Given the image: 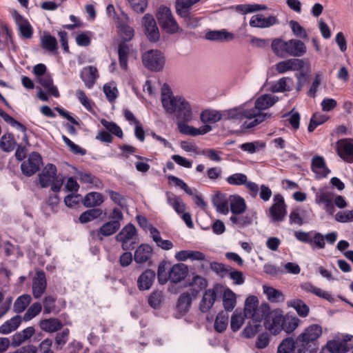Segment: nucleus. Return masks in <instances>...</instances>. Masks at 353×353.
<instances>
[{"instance_id": "nucleus-20", "label": "nucleus", "mask_w": 353, "mask_h": 353, "mask_svg": "<svg viewBox=\"0 0 353 353\" xmlns=\"http://www.w3.org/2000/svg\"><path fill=\"white\" fill-rule=\"evenodd\" d=\"M40 328L48 333L57 332L63 327L61 321L57 318H50L42 319L39 321Z\"/></svg>"}, {"instance_id": "nucleus-47", "label": "nucleus", "mask_w": 353, "mask_h": 353, "mask_svg": "<svg viewBox=\"0 0 353 353\" xmlns=\"http://www.w3.org/2000/svg\"><path fill=\"white\" fill-rule=\"evenodd\" d=\"M150 234L153 241L162 249L168 250L173 247V244L170 241L161 239L159 231L154 226L150 227Z\"/></svg>"}, {"instance_id": "nucleus-12", "label": "nucleus", "mask_w": 353, "mask_h": 353, "mask_svg": "<svg viewBox=\"0 0 353 353\" xmlns=\"http://www.w3.org/2000/svg\"><path fill=\"white\" fill-rule=\"evenodd\" d=\"M57 167L52 163H48L39 174V183L42 188L49 187L57 176Z\"/></svg>"}, {"instance_id": "nucleus-42", "label": "nucleus", "mask_w": 353, "mask_h": 353, "mask_svg": "<svg viewBox=\"0 0 353 353\" xmlns=\"http://www.w3.org/2000/svg\"><path fill=\"white\" fill-rule=\"evenodd\" d=\"M288 306L294 308L301 317H306L310 312L309 306L301 299H296L288 303Z\"/></svg>"}, {"instance_id": "nucleus-31", "label": "nucleus", "mask_w": 353, "mask_h": 353, "mask_svg": "<svg viewBox=\"0 0 353 353\" xmlns=\"http://www.w3.org/2000/svg\"><path fill=\"white\" fill-rule=\"evenodd\" d=\"M230 206L232 215L244 213L247 208L245 200L237 195L230 196Z\"/></svg>"}, {"instance_id": "nucleus-11", "label": "nucleus", "mask_w": 353, "mask_h": 353, "mask_svg": "<svg viewBox=\"0 0 353 353\" xmlns=\"http://www.w3.org/2000/svg\"><path fill=\"white\" fill-rule=\"evenodd\" d=\"M336 151L340 158L345 162L353 163V139H341L336 143Z\"/></svg>"}, {"instance_id": "nucleus-62", "label": "nucleus", "mask_w": 353, "mask_h": 353, "mask_svg": "<svg viewBox=\"0 0 353 353\" xmlns=\"http://www.w3.org/2000/svg\"><path fill=\"white\" fill-rule=\"evenodd\" d=\"M290 26L293 34L296 37H300L303 39H307L308 38L305 30L299 23V22L294 20H291L290 21Z\"/></svg>"}, {"instance_id": "nucleus-24", "label": "nucleus", "mask_w": 353, "mask_h": 353, "mask_svg": "<svg viewBox=\"0 0 353 353\" xmlns=\"http://www.w3.org/2000/svg\"><path fill=\"white\" fill-rule=\"evenodd\" d=\"M155 279L154 271L147 270L144 271L138 278L137 285L140 290H147L152 286Z\"/></svg>"}, {"instance_id": "nucleus-26", "label": "nucleus", "mask_w": 353, "mask_h": 353, "mask_svg": "<svg viewBox=\"0 0 353 353\" xmlns=\"http://www.w3.org/2000/svg\"><path fill=\"white\" fill-rule=\"evenodd\" d=\"M263 290L270 302L280 303L285 301V295L281 290L267 285H263Z\"/></svg>"}, {"instance_id": "nucleus-37", "label": "nucleus", "mask_w": 353, "mask_h": 353, "mask_svg": "<svg viewBox=\"0 0 353 353\" xmlns=\"http://www.w3.org/2000/svg\"><path fill=\"white\" fill-rule=\"evenodd\" d=\"M212 201L213 205L216 207L217 212L223 214L228 213V201L224 194L217 192L212 198Z\"/></svg>"}, {"instance_id": "nucleus-28", "label": "nucleus", "mask_w": 353, "mask_h": 353, "mask_svg": "<svg viewBox=\"0 0 353 353\" xmlns=\"http://www.w3.org/2000/svg\"><path fill=\"white\" fill-rule=\"evenodd\" d=\"M311 168L314 172L319 174L321 177H325L330 172L325 165L324 159L320 156L313 157Z\"/></svg>"}, {"instance_id": "nucleus-45", "label": "nucleus", "mask_w": 353, "mask_h": 353, "mask_svg": "<svg viewBox=\"0 0 353 353\" xmlns=\"http://www.w3.org/2000/svg\"><path fill=\"white\" fill-rule=\"evenodd\" d=\"M130 53L129 46L125 42H121L118 47L119 61L121 68L126 70L128 68V59Z\"/></svg>"}, {"instance_id": "nucleus-39", "label": "nucleus", "mask_w": 353, "mask_h": 353, "mask_svg": "<svg viewBox=\"0 0 353 353\" xmlns=\"http://www.w3.org/2000/svg\"><path fill=\"white\" fill-rule=\"evenodd\" d=\"M296 350L299 353V345L296 344V339L287 337L279 345L277 353H291L292 350Z\"/></svg>"}, {"instance_id": "nucleus-63", "label": "nucleus", "mask_w": 353, "mask_h": 353, "mask_svg": "<svg viewBox=\"0 0 353 353\" xmlns=\"http://www.w3.org/2000/svg\"><path fill=\"white\" fill-rule=\"evenodd\" d=\"M244 323V318L241 314H239L235 311L231 316L230 327L231 330L236 332H237Z\"/></svg>"}, {"instance_id": "nucleus-5", "label": "nucleus", "mask_w": 353, "mask_h": 353, "mask_svg": "<svg viewBox=\"0 0 353 353\" xmlns=\"http://www.w3.org/2000/svg\"><path fill=\"white\" fill-rule=\"evenodd\" d=\"M143 64L151 71L161 70L165 64L163 54L158 50H150L142 56Z\"/></svg>"}, {"instance_id": "nucleus-32", "label": "nucleus", "mask_w": 353, "mask_h": 353, "mask_svg": "<svg viewBox=\"0 0 353 353\" xmlns=\"http://www.w3.org/2000/svg\"><path fill=\"white\" fill-rule=\"evenodd\" d=\"M301 288L302 290L306 292H310L316 296L323 298L327 301H331L333 300L332 295L323 290L321 288L314 286L313 284L309 282L303 283L301 285Z\"/></svg>"}, {"instance_id": "nucleus-29", "label": "nucleus", "mask_w": 353, "mask_h": 353, "mask_svg": "<svg viewBox=\"0 0 353 353\" xmlns=\"http://www.w3.org/2000/svg\"><path fill=\"white\" fill-rule=\"evenodd\" d=\"M271 47L273 52L279 57L285 58L288 56V41H285L279 38L274 39Z\"/></svg>"}, {"instance_id": "nucleus-59", "label": "nucleus", "mask_w": 353, "mask_h": 353, "mask_svg": "<svg viewBox=\"0 0 353 353\" xmlns=\"http://www.w3.org/2000/svg\"><path fill=\"white\" fill-rule=\"evenodd\" d=\"M261 325L260 323L248 324L242 331V336L246 339H251L255 336L256 334L261 331Z\"/></svg>"}, {"instance_id": "nucleus-13", "label": "nucleus", "mask_w": 353, "mask_h": 353, "mask_svg": "<svg viewBox=\"0 0 353 353\" xmlns=\"http://www.w3.org/2000/svg\"><path fill=\"white\" fill-rule=\"evenodd\" d=\"M47 281L43 271H37L32 280V294L35 299H39L46 291Z\"/></svg>"}, {"instance_id": "nucleus-52", "label": "nucleus", "mask_w": 353, "mask_h": 353, "mask_svg": "<svg viewBox=\"0 0 353 353\" xmlns=\"http://www.w3.org/2000/svg\"><path fill=\"white\" fill-rule=\"evenodd\" d=\"M327 119L328 117L325 114H322L319 112L313 114L307 128L308 132H312L316 129V128L324 123Z\"/></svg>"}, {"instance_id": "nucleus-8", "label": "nucleus", "mask_w": 353, "mask_h": 353, "mask_svg": "<svg viewBox=\"0 0 353 353\" xmlns=\"http://www.w3.org/2000/svg\"><path fill=\"white\" fill-rule=\"evenodd\" d=\"M286 205L283 196L280 194L274 196V203L269 208V214L273 223L281 222L287 214Z\"/></svg>"}, {"instance_id": "nucleus-55", "label": "nucleus", "mask_w": 353, "mask_h": 353, "mask_svg": "<svg viewBox=\"0 0 353 353\" xmlns=\"http://www.w3.org/2000/svg\"><path fill=\"white\" fill-rule=\"evenodd\" d=\"M101 123L107 130H108V132H110L119 138L123 137V134L121 128L114 122L108 121L105 119H102L101 120Z\"/></svg>"}, {"instance_id": "nucleus-46", "label": "nucleus", "mask_w": 353, "mask_h": 353, "mask_svg": "<svg viewBox=\"0 0 353 353\" xmlns=\"http://www.w3.org/2000/svg\"><path fill=\"white\" fill-rule=\"evenodd\" d=\"M103 202V196L99 192H90L87 194L83 201V205L87 208L100 205Z\"/></svg>"}, {"instance_id": "nucleus-64", "label": "nucleus", "mask_w": 353, "mask_h": 353, "mask_svg": "<svg viewBox=\"0 0 353 353\" xmlns=\"http://www.w3.org/2000/svg\"><path fill=\"white\" fill-rule=\"evenodd\" d=\"M247 180V176L242 173L233 174L226 179L227 182L233 185H244Z\"/></svg>"}, {"instance_id": "nucleus-53", "label": "nucleus", "mask_w": 353, "mask_h": 353, "mask_svg": "<svg viewBox=\"0 0 353 353\" xmlns=\"http://www.w3.org/2000/svg\"><path fill=\"white\" fill-rule=\"evenodd\" d=\"M15 141L11 133L4 134L0 140V147L5 152H10L14 150Z\"/></svg>"}, {"instance_id": "nucleus-21", "label": "nucleus", "mask_w": 353, "mask_h": 353, "mask_svg": "<svg viewBox=\"0 0 353 353\" xmlns=\"http://www.w3.org/2000/svg\"><path fill=\"white\" fill-rule=\"evenodd\" d=\"M270 306L266 303L261 304L258 306L253 312H251L247 317L252 318V321L256 323H261L263 320V322L267 319V316L270 312Z\"/></svg>"}, {"instance_id": "nucleus-40", "label": "nucleus", "mask_w": 353, "mask_h": 353, "mask_svg": "<svg viewBox=\"0 0 353 353\" xmlns=\"http://www.w3.org/2000/svg\"><path fill=\"white\" fill-rule=\"evenodd\" d=\"M59 203V197L58 194H51L48 199L41 205L42 211L47 215L50 216L51 212H57V207Z\"/></svg>"}, {"instance_id": "nucleus-4", "label": "nucleus", "mask_w": 353, "mask_h": 353, "mask_svg": "<svg viewBox=\"0 0 353 353\" xmlns=\"http://www.w3.org/2000/svg\"><path fill=\"white\" fill-rule=\"evenodd\" d=\"M156 17L161 28L167 33L172 34L179 31V24L174 19L170 8L161 6L157 11Z\"/></svg>"}, {"instance_id": "nucleus-44", "label": "nucleus", "mask_w": 353, "mask_h": 353, "mask_svg": "<svg viewBox=\"0 0 353 353\" xmlns=\"http://www.w3.org/2000/svg\"><path fill=\"white\" fill-rule=\"evenodd\" d=\"M200 118L203 123H214L222 119V112L217 110H205L201 113Z\"/></svg>"}, {"instance_id": "nucleus-30", "label": "nucleus", "mask_w": 353, "mask_h": 353, "mask_svg": "<svg viewBox=\"0 0 353 353\" xmlns=\"http://www.w3.org/2000/svg\"><path fill=\"white\" fill-rule=\"evenodd\" d=\"M22 322V319L19 315H16L10 319L4 322L0 326V334H8L16 330Z\"/></svg>"}, {"instance_id": "nucleus-36", "label": "nucleus", "mask_w": 353, "mask_h": 353, "mask_svg": "<svg viewBox=\"0 0 353 353\" xmlns=\"http://www.w3.org/2000/svg\"><path fill=\"white\" fill-rule=\"evenodd\" d=\"M205 38L210 41H229L233 39L234 36L225 30H212L206 33Z\"/></svg>"}, {"instance_id": "nucleus-41", "label": "nucleus", "mask_w": 353, "mask_h": 353, "mask_svg": "<svg viewBox=\"0 0 353 353\" xmlns=\"http://www.w3.org/2000/svg\"><path fill=\"white\" fill-rule=\"evenodd\" d=\"M228 314L224 311L219 312L214 320V328L216 332L222 333L228 325Z\"/></svg>"}, {"instance_id": "nucleus-27", "label": "nucleus", "mask_w": 353, "mask_h": 353, "mask_svg": "<svg viewBox=\"0 0 353 353\" xmlns=\"http://www.w3.org/2000/svg\"><path fill=\"white\" fill-rule=\"evenodd\" d=\"M253 219L254 214L251 213L236 214L232 215L230 218V220L233 225H236L241 228L251 225L253 222Z\"/></svg>"}, {"instance_id": "nucleus-3", "label": "nucleus", "mask_w": 353, "mask_h": 353, "mask_svg": "<svg viewBox=\"0 0 353 353\" xmlns=\"http://www.w3.org/2000/svg\"><path fill=\"white\" fill-rule=\"evenodd\" d=\"M322 334V327L318 324H312L305 328L303 332L296 337L299 351L304 350H318V339Z\"/></svg>"}, {"instance_id": "nucleus-16", "label": "nucleus", "mask_w": 353, "mask_h": 353, "mask_svg": "<svg viewBox=\"0 0 353 353\" xmlns=\"http://www.w3.org/2000/svg\"><path fill=\"white\" fill-rule=\"evenodd\" d=\"M278 23V19L274 16L264 17L262 14H255L252 17L250 25L254 28H269Z\"/></svg>"}, {"instance_id": "nucleus-2", "label": "nucleus", "mask_w": 353, "mask_h": 353, "mask_svg": "<svg viewBox=\"0 0 353 353\" xmlns=\"http://www.w3.org/2000/svg\"><path fill=\"white\" fill-rule=\"evenodd\" d=\"M163 108L166 113L174 114L178 121H190L192 119L191 105L182 97L179 96L174 101H165L163 102Z\"/></svg>"}, {"instance_id": "nucleus-18", "label": "nucleus", "mask_w": 353, "mask_h": 353, "mask_svg": "<svg viewBox=\"0 0 353 353\" xmlns=\"http://www.w3.org/2000/svg\"><path fill=\"white\" fill-rule=\"evenodd\" d=\"M243 109L241 107H236L230 110L221 111L222 119L225 120H241L246 117L252 115L250 111Z\"/></svg>"}, {"instance_id": "nucleus-1", "label": "nucleus", "mask_w": 353, "mask_h": 353, "mask_svg": "<svg viewBox=\"0 0 353 353\" xmlns=\"http://www.w3.org/2000/svg\"><path fill=\"white\" fill-rule=\"evenodd\" d=\"M299 323L300 319L298 317L289 314L285 316L283 310L277 308L270 310L263 325L271 334L276 336L283 330L287 334L292 333Z\"/></svg>"}, {"instance_id": "nucleus-48", "label": "nucleus", "mask_w": 353, "mask_h": 353, "mask_svg": "<svg viewBox=\"0 0 353 353\" xmlns=\"http://www.w3.org/2000/svg\"><path fill=\"white\" fill-rule=\"evenodd\" d=\"M276 102L274 97L268 94L259 97L255 101L254 109L263 110L272 106Z\"/></svg>"}, {"instance_id": "nucleus-38", "label": "nucleus", "mask_w": 353, "mask_h": 353, "mask_svg": "<svg viewBox=\"0 0 353 353\" xmlns=\"http://www.w3.org/2000/svg\"><path fill=\"white\" fill-rule=\"evenodd\" d=\"M77 175L80 181L83 183L91 184L96 188H101L103 187L102 181L96 176L92 175L90 172L78 171Z\"/></svg>"}, {"instance_id": "nucleus-15", "label": "nucleus", "mask_w": 353, "mask_h": 353, "mask_svg": "<svg viewBox=\"0 0 353 353\" xmlns=\"http://www.w3.org/2000/svg\"><path fill=\"white\" fill-rule=\"evenodd\" d=\"M189 286L190 288L186 292L195 299L201 292L206 290L208 281L205 278L196 275L193 276Z\"/></svg>"}, {"instance_id": "nucleus-10", "label": "nucleus", "mask_w": 353, "mask_h": 353, "mask_svg": "<svg viewBox=\"0 0 353 353\" xmlns=\"http://www.w3.org/2000/svg\"><path fill=\"white\" fill-rule=\"evenodd\" d=\"M42 163L41 154L39 152H32L28 159L21 165L22 173L27 176H31L40 170Z\"/></svg>"}, {"instance_id": "nucleus-14", "label": "nucleus", "mask_w": 353, "mask_h": 353, "mask_svg": "<svg viewBox=\"0 0 353 353\" xmlns=\"http://www.w3.org/2000/svg\"><path fill=\"white\" fill-rule=\"evenodd\" d=\"M13 17L16 23L19 27L21 37L23 39L32 38L33 29L29 21L16 10H14L13 12Z\"/></svg>"}, {"instance_id": "nucleus-25", "label": "nucleus", "mask_w": 353, "mask_h": 353, "mask_svg": "<svg viewBox=\"0 0 353 353\" xmlns=\"http://www.w3.org/2000/svg\"><path fill=\"white\" fill-rule=\"evenodd\" d=\"M288 55L292 57H302L305 54L307 48L302 41L292 39L288 41Z\"/></svg>"}, {"instance_id": "nucleus-51", "label": "nucleus", "mask_w": 353, "mask_h": 353, "mask_svg": "<svg viewBox=\"0 0 353 353\" xmlns=\"http://www.w3.org/2000/svg\"><path fill=\"white\" fill-rule=\"evenodd\" d=\"M32 298L30 295L25 294L19 296L14 303L13 310L17 313L23 312L30 303Z\"/></svg>"}, {"instance_id": "nucleus-54", "label": "nucleus", "mask_w": 353, "mask_h": 353, "mask_svg": "<svg viewBox=\"0 0 353 353\" xmlns=\"http://www.w3.org/2000/svg\"><path fill=\"white\" fill-rule=\"evenodd\" d=\"M192 6L191 0H176V10L181 17H187L190 13L189 9Z\"/></svg>"}, {"instance_id": "nucleus-7", "label": "nucleus", "mask_w": 353, "mask_h": 353, "mask_svg": "<svg viewBox=\"0 0 353 353\" xmlns=\"http://www.w3.org/2000/svg\"><path fill=\"white\" fill-rule=\"evenodd\" d=\"M143 31L148 40L151 43H157L160 39V32L154 16L145 14L141 19Z\"/></svg>"}, {"instance_id": "nucleus-19", "label": "nucleus", "mask_w": 353, "mask_h": 353, "mask_svg": "<svg viewBox=\"0 0 353 353\" xmlns=\"http://www.w3.org/2000/svg\"><path fill=\"white\" fill-rule=\"evenodd\" d=\"M223 305L225 312H232L236 305V296L235 293L230 289L222 288L221 296Z\"/></svg>"}, {"instance_id": "nucleus-34", "label": "nucleus", "mask_w": 353, "mask_h": 353, "mask_svg": "<svg viewBox=\"0 0 353 353\" xmlns=\"http://www.w3.org/2000/svg\"><path fill=\"white\" fill-rule=\"evenodd\" d=\"M194 299L192 298L186 291L183 292L177 300L176 305L177 311L183 314L187 313L189 311L192 301Z\"/></svg>"}, {"instance_id": "nucleus-61", "label": "nucleus", "mask_w": 353, "mask_h": 353, "mask_svg": "<svg viewBox=\"0 0 353 353\" xmlns=\"http://www.w3.org/2000/svg\"><path fill=\"white\" fill-rule=\"evenodd\" d=\"M133 11L143 14L148 7V0H127Z\"/></svg>"}, {"instance_id": "nucleus-57", "label": "nucleus", "mask_w": 353, "mask_h": 353, "mask_svg": "<svg viewBox=\"0 0 353 353\" xmlns=\"http://www.w3.org/2000/svg\"><path fill=\"white\" fill-rule=\"evenodd\" d=\"M0 116L3 119V120L10 124L13 127H16L23 132H26V127L20 123L19 121L14 119L12 117L10 116L8 114H7L6 112H4L3 110L0 108Z\"/></svg>"}, {"instance_id": "nucleus-17", "label": "nucleus", "mask_w": 353, "mask_h": 353, "mask_svg": "<svg viewBox=\"0 0 353 353\" xmlns=\"http://www.w3.org/2000/svg\"><path fill=\"white\" fill-rule=\"evenodd\" d=\"M121 227V223L117 221H109L103 223L97 231V235L100 240L103 236H109L116 233Z\"/></svg>"}, {"instance_id": "nucleus-58", "label": "nucleus", "mask_w": 353, "mask_h": 353, "mask_svg": "<svg viewBox=\"0 0 353 353\" xmlns=\"http://www.w3.org/2000/svg\"><path fill=\"white\" fill-rule=\"evenodd\" d=\"M343 343L342 341L330 340L327 342L326 348L330 353H345L347 349Z\"/></svg>"}, {"instance_id": "nucleus-9", "label": "nucleus", "mask_w": 353, "mask_h": 353, "mask_svg": "<svg viewBox=\"0 0 353 353\" xmlns=\"http://www.w3.org/2000/svg\"><path fill=\"white\" fill-rule=\"evenodd\" d=\"M137 234V229L132 223L125 225L116 236V240L122 243V248L124 250H130L134 248L135 242H130Z\"/></svg>"}, {"instance_id": "nucleus-50", "label": "nucleus", "mask_w": 353, "mask_h": 353, "mask_svg": "<svg viewBox=\"0 0 353 353\" xmlns=\"http://www.w3.org/2000/svg\"><path fill=\"white\" fill-rule=\"evenodd\" d=\"M41 46L43 49L49 52L56 51L58 48L56 38L48 33H45L41 37Z\"/></svg>"}, {"instance_id": "nucleus-22", "label": "nucleus", "mask_w": 353, "mask_h": 353, "mask_svg": "<svg viewBox=\"0 0 353 353\" xmlns=\"http://www.w3.org/2000/svg\"><path fill=\"white\" fill-rule=\"evenodd\" d=\"M97 70L95 67L88 66L84 68L81 73V78L88 88H91L95 83L98 77Z\"/></svg>"}, {"instance_id": "nucleus-33", "label": "nucleus", "mask_w": 353, "mask_h": 353, "mask_svg": "<svg viewBox=\"0 0 353 353\" xmlns=\"http://www.w3.org/2000/svg\"><path fill=\"white\" fill-rule=\"evenodd\" d=\"M188 273V266H172L169 271V279L177 283L185 279Z\"/></svg>"}, {"instance_id": "nucleus-35", "label": "nucleus", "mask_w": 353, "mask_h": 353, "mask_svg": "<svg viewBox=\"0 0 353 353\" xmlns=\"http://www.w3.org/2000/svg\"><path fill=\"white\" fill-rule=\"evenodd\" d=\"M39 83L47 90V92L54 97H59V92L56 86L53 85L52 77L49 74H46L39 77Z\"/></svg>"}, {"instance_id": "nucleus-6", "label": "nucleus", "mask_w": 353, "mask_h": 353, "mask_svg": "<svg viewBox=\"0 0 353 353\" xmlns=\"http://www.w3.org/2000/svg\"><path fill=\"white\" fill-rule=\"evenodd\" d=\"M222 294V286L216 283L212 288L205 290L199 303V310L203 313H206L214 305L216 300L221 298Z\"/></svg>"}, {"instance_id": "nucleus-49", "label": "nucleus", "mask_w": 353, "mask_h": 353, "mask_svg": "<svg viewBox=\"0 0 353 353\" xmlns=\"http://www.w3.org/2000/svg\"><path fill=\"white\" fill-rule=\"evenodd\" d=\"M101 214V209L94 208L81 214L79 220L81 223H86L99 218Z\"/></svg>"}, {"instance_id": "nucleus-60", "label": "nucleus", "mask_w": 353, "mask_h": 353, "mask_svg": "<svg viewBox=\"0 0 353 353\" xmlns=\"http://www.w3.org/2000/svg\"><path fill=\"white\" fill-rule=\"evenodd\" d=\"M258 298L254 295H250L245 299L244 312L245 316H248L251 312L259 306Z\"/></svg>"}, {"instance_id": "nucleus-23", "label": "nucleus", "mask_w": 353, "mask_h": 353, "mask_svg": "<svg viewBox=\"0 0 353 353\" xmlns=\"http://www.w3.org/2000/svg\"><path fill=\"white\" fill-rule=\"evenodd\" d=\"M152 248L148 244H141L134 252V261L137 263L147 262L152 254Z\"/></svg>"}, {"instance_id": "nucleus-56", "label": "nucleus", "mask_w": 353, "mask_h": 353, "mask_svg": "<svg viewBox=\"0 0 353 353\" xmlns=\"http://www.w3.org/2000/svg\"><path fill=\"white\" fill-rule=\"evenodd\" d=\"M42 310V305L39 302L32 303L23 315V320L28 321L38 315Z\"/></svg>"}, {"instance_id": "nucleus-43", "label": "nucleus", "mask_w": 353, "mask_h": 353, "mask_svg": "<svg viewBox=\"0 0 353 353\" xmlns=\"http://www.w3.org/2000/svg\"><path fill=\"white\" fill-rule=\"evenodd\" d=\"M167 202L171 205L177 214L183 213L185 210V204L181 199L172 193L167 192Z\"/></svg>"}]
</instances>
